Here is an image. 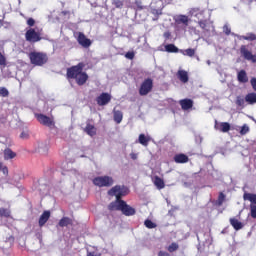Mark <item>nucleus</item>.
I'll return each mask as SVG.
<instances>
[{
  "label": "nucleus",
  "mask_w": 256,
  "mask_h": 256,
  "mask_svg": "<svg viewBox=\"0 0 256 256\" xmlns=\"http://www.w3.org/2000/svg\"><path fill=\"white\" fill-rule=\"evenodd\" d=\"M108 195L116 198L115 201L108 205L109 211H121L122 215H125V217H133V215L137 213V210L133 206L123 200V197L129 195V188H127V186L116 185L108 191Z\"/></svg>",
  "instance_id": "nucleus-1"
},
{
  "label": "nucleus",
  "mask_w": 256,
  "mask_h": 256,
  "mask_svg": "<svg viewBox=\"0 0 256 256\" xmlns=\"http://www.w3.org/2000/svg\"><path fill=\"white\" fill-rule=\"evenodd\" d=\"M85 69V63L79 62L77 65L71 66L66 70V79L68 81H75L79 87H83L87 81H89V75L87 72H83Z\"/></svg>",
  "instance_id": "nucleus-2"
},
{
  "label": "nucleus",
  "mask_w": 256,
  "mask_h": 256,
  "mask_svg": "<svg viewBox=\"0 0 256 256\" xmlns=\"http://www.w3.org/2000/svg\"><path fill=\"white\" fill-rule=\"evenodd\" d=\"M30 63L36 67H43L49 61V56L45 52L33 51L29 53Z\"/></svg>",
  "instance_id": "nucleus-3"
},
{
  "label": "nucleus",
  "mask_w": 256,
  "mask_h": 256,
  "mask_svg": "<svg viewBox=\"0 0 256 256\" xmlns=\"http://www.w3.org/2000/svg\"><path fill=\"white\" fill-rule=\"evenodd\" d=\"M96 187H113L115 180L111 176H97L92 180Z\"/></svg>",
  "instance_id": "nucleus-4"
},
{
  "label": "nucleus",
  "mask_w": 256,
  "mask_h": 256,
  "mask_svg": "<svg viewBox=\"0 0 256 256\" xmlns=\"http://www.w3.org/2000/svg\"><path fill=\"white\" fill-rule=\"evenodd\" d=\"M25 39L28 43H39L43 37L41 36V31H37L35 28H30L25 33Z\"/></svg>",
  "instance_id": "nucleus-5"
},
{
  "label": "nucleus",
  "mask_w": 256,
  "mask_h": 256,
  "mask_svg": "<svg viewBox=\"0 0 256 256\" xmlns=\"http://www.w3.org/2000/svg\"><path fill=\"white\" fill-rule=\"evenodd\" d=\"M151 91H153V79L146 78L140 85L139 95L145 97V95H149Z\"/></svg>",
  "instance_id": "nucleus-6"
},
{
  "label": "nucleus",
  "mask_w": 256,
  "mask_h": 256,
  "mask_svg": "<svg viewBox=\"0 0 256 256\" xmlns=\"http://www.w3.org/2000/svg\"><path fill=\"white\" fill-rule=\"evenodd\" d=\"M150 9H151L152 15H155L156 17L153 19V21H157V19H159V16L163 15V2L161 1L151 2Z\"/></svg>",
  "instance_id": "nucleus-7"
},
{
  "label": "nucleus",
  "mask_w": 256,
  "mask_h": 256,
  "mask_svg": "<svg viewBox=\"0 0 256 256\" xmlns=\"http://www.w3.org/2000/svg\"><path fill=\"white\" fill-rule=\"evenodd\" d=\"M35 117L38 123H40L41 125L49 127L50 129H53V127H55V120H53V118L44 114H35Z\"/></svg>",
  "instance_id": "nucleus-8"
},
{
  "label": "nucleus",
  "mask_w": 256,
  "mask_h": 256,
  "mask_svg": "<svg viewBox=\"0 0 256 256\" xmlns=\"http://www.w3.org/2000/svg\"><path fill=\"white\" fill-rule=\"evenodd\" d=\"M77 35V41L81 47H84V49H89L91 47V39L87 38L83 32L76 33Z\"/></svg>",
  "instance_id": "nucleus-9"
},
{
  "label": "nucleus",
  "mask_w": 256,
  "mask_h": 256,
  "mask_svg": "<svg viewBox=\"0 0 256 256\" xmlns=\"http://www.w3.org/2000/svg\"><path fill=\"white\" fill-rule=\"evenodd\" d=\"M110 102H111V94L107 92H103L96 98V103L97 105H99V107L108 105Z\"/></svg>",
  "instance_id": "nucleus-10"
},
{
  "label": "nucleus",
  "mask_w": 256,
  "mask_h": 256,
  "mask_svg": "<svg viewBox=\"0 0 256 256\" xmlns=\"http://www.w3.org/2000/svg\"><path fill=\"white\" fill-rule=\"evenodd\" d=\"M240 53L242 55V57H244V59H246V61H252L253 57L255 55H253V53H251V51H249V49H247L246 45H242L240 47Z\"/></svg>",
  "instance_id": "nucleus-11"
},
{
  "label": "nucleus",
  "mask_w": 256,
  "mask_h": 256,
  "mask_svg": "<svg viewBox=\"0 0 256 256\" xmlns=\"http://www.w3.org/2000/svg\"><path fill=\"white\" fill-rule=\"evenodd\" d=\"M179 105L183 111H189V109H193V101L189 98L180 100Z\"/></svg>",
  "instance_id": "nucleus-12"
},
{
  "label": "nucleus",
  "mask_w": 256,
  "mask_h": 256,
  "mask_svg": "<svg viewBox=\"0 0 256 256\" xmlns=\"http://www.w3.org/2000/svg\"><path fill=\"white\" fill-rule=\"evenodd\" d=\"M215 129H218V131H221L222 133H229L231 131V124L228 122H221L220 124H215Z\"/></svg>",
  "instance_id": "nucleus-13"
},
{
  "label": "nucleus",
  "mask_w": 256,
  "mask_h": 256,
  "mask_svg": "<svg viewBox=\"0 0 256 256\" xmlns=\"http://www.w3.org/2000/svg\"><path fill=\"white\" fill-rule=\"evenodd\" d=\"M230 225L235 229V231H241L245 227L243 222L239 221L237 218H230L229 219Z\"/></svg>",
  "instance_id": "nucleus-14"
},
{
  "label": "nucleus",
  "mask_w": 256,
  "mask_h": 256,
  "mask_svg": "<svg viewBox=\"0 0 256 256\" xmlns=\"http://www.w3.org/2000/svg\"><path fill=\"white\" fill-rule=\"evenodd\" d=\"M84 133H86L90 137H95V135H97V128L95 127V125L87 123L86 127L84 128Z\"/></svg>",
  "instance_id": "nucleus-15"
},
{
  "label": "nucleus",
  "mask_w": 256,
  "mask_h": 256,
  "mask_svg": "<svg viewBox=\"0 0 256 256\" xmlns=\"http://www.w3.org/2000/svg\"><path fill=\"white\" fill-rule=\"evenodd\" d=\"M50 217H51V212L47 211V210L44 211L38 221L39 227H43L45 225V223H47V221H49Z\"/></svg>",
  "instance_id": "nucleus-16"
},
{
  "label": "nucleus",
  "mask_w": 256,
  "mask_h": 256,
  "mask_svg": "<svg viewBox=\"0 0 256 256\" xmlns=\"http://www.w3.org/2000/svg\"><path fill=\"white\" fill-rule=\"evenodd\" d=\"M174 161L175 163H189V156H187L186 154L180 153V154H176L174 156Z\"/></svg>",
  "instance_id": "nucleus-17"
},
{
  "label": "nucleus",
  "mask_w": 256,
  "mask_h": 256,
  "mask_svg": "<svg viewBox=\"0 0 256 256\" xmlns=\"http://www.w3.org/2000/svg\"><path fill=\"white\" fill-rule=\"evenodd\" d=\"M175 23H177V25H185L187 27V25H189V16L178 15L175 18Z\"/></svg>",
  "instance_id": "nucleus-18"
},
{
  "label": "nucleus",
  "mask_w": 256,
  "mask_h": 256,
  "mask_svg": "<svg viewBox=\"0 0 256 256\" xmlns=\"http://www.w3.org/2000/svg\"><path fill=\"white\" fill-rule=\"evenodd\" d=\"M198 25L203 31L207 32L211 31V27H213V24L208 20H200L198 21Z\"/></svg>",
  "instance_id": "nucleus-19"
},
{
  "label": "nucleus",
  "mask_w": 256,
  "mask_h": 256,
  "mask_svg": "<svg viewBox=\"0 0 256 256\" xmlns=\"http://www.w3.org/2000/svg\"><path fill=\"white\" fill-rule=\"evenodd\" d=\"M237 80L239 83H249V77L245 70H240L237 74Z\"/></svg>",
  "instance_id": "nucleus-20"
},
{
  "label": "nucleus",
  "mask_w": 256,
  "mask_h": 256,
  "mask_svg": "<svg viewBox=\"0 0 256 256\" xmlns=\"http://www.w3.org/2000/svg\"><path fill=\"white\" fill-rule=\"evenodd\" d=\"M177 77L182 83H187L189 81V74L185 70H179L177 72Z\"/></svg>",
  "instance_id": "nucleus-21"
},
{
  "label": "nucleus",
  "mask_w": 256,
  "mask_h": 256,
  "mask_svg": "<svg viewBox=\"0 0 256 256\" xmlns=\"http://www.w3.org/2000/svg\"><path fill=\"white\" fill-rule=\"evenodd\" d=\"M153 183L157 189H165V181L159 176H154Z\"/></svg>",
  "instance_id": "nucleus-22"
},
{
  "label": "nucleus",
  "mask_w": 256,
  "mask_h": 256,
  "mask_svg": "<svg viewBox=\"0 0 256 256\" xmlns=\"http://www.w3.org/2000/svg\"><path fill=\"white\" fill-rule=\"evenodd\" d=\"M138 141L140 145H143V147H147L149 145V142L151 141V136H145V134H140L138 137Z\"/></svg>",
  "instance_id": "nucleus-23"
},
{
  "label": "nucleus",
  "mask_w": 256,
  "mask_h": 256,
  "mask_svg": "<svg viewBox=\"0 0 256 256\" xmlns=\"http://www.w3.org/2000/svg\"><path fill=\"white\" fill-rule=\"evenodd\" d=\"M17 157V153L13 152L11 148H6L4 150V159L5 161H9V159H15Z\"/></svg>",
  "instance_id": "nucleus-24"
},
{
  "label": "nucleus",
  "mask_w": 256,
  "mask_h": 256,
  "mask_svg": "<svg viewBox=\"0 0 256 256\" xmlns=\"http://www.w3.org/2000/svg\"><path fill=\"white\" fill-rule=\"evenodd\" d=\"M245 101L248 105H255V103H256V93L255 92L248 93L245 96Z\"/></svg>",
  "instance_id": "nucleus-25"
},
{
  "label": "nucleus",
  "mask_w": 256,
  "mask_h": 256,
  "mask_svg": "<svg viewBox=\"0 0 256 256\" xmlns=\"http://www.w3.org/2000/svg\"><path fill=\"white\" fill-rule=\"evenodd\" d=\"M227 196L223 192H219L217 200L214 202V205L216 207H221L223 205V202L226 201Z\"/></svg>",
  "instance_id": "nucleus-26"
},
{
  "label": "nucleus",
  "mask_w": 256,
  "mask_h": 256,
  "mask_svg": "<svg viewBox=\"0 0 256 256\" xmlns=\"http://www.w3.org/2000/svg\"><path fill=\"white\" fill-rule=\"evenodd\" d=\"M244 201H250L253 205H256V194L253 193H244L243 195Z\"/></svg>",
  "instance_id": "nucleus-27"
},
{
  "label": "nucleus",
  "mask_w": 256,
  "mask_h": 256,
  "mask_svg": "<svg viewBox=\"0 0 256 256\" xmlns=\"http://www.w3.org/2000/svg\"><path fill=\"white\" fill-rule=\"evenodd\" d=\"M68 225H73V220L69 217H63L59 221V227H67Z\"/></svg>",
  "instance_id": "nucleus-28"
},
{
  "label": "nucleus",
  "mask_w": 256,
  "mask_h": 256,
  "mask_svg": "<svg viewBox=\"0 0 256 256\" xmlns=\"http://www.w3.org/2000/svg\"><path fill=\"white\" fill-rule=\"evenodd\" d=\"M113 113L115 123H121V121H123V112H121V110H114Z\"/></svg>",
  "instance_id": "nucleus-29"
},
{
  "label": "nucleus",
  "mask_w": 256,
  "mask_h": 256,
  "mask_svg": "<svg viewBox=\"0 0 256 256\" xmlns=\"http://www.w3.org/2000/svg\"><path fill=\"white\" fill-rule=\"evenodd\" d=\"M165 51L167 53H179V48L175 44H168L165 46Z\"/></svg>",
  "instance_id": "nucleus-30"
},
{
  "label": "nucleus",
  "mask_w": 256,
  "mask_h": 256,
  "mask_svg": "<svg viewBox=\"0 0 256 256\" xmlns=\"http://www.w3.org/2000/svg\"><path fill=\"white\" fill-rule=\"evenodd\" d=\"M240 39H243L244 41H256V34L247 33L246 35L240 36Z\"/></svg>",
  "instance_id": "nucleus-31"
},
{
  "label": "nucleus",
  "mask_w": 256,
  "mask_h": 256,
  "mask_svg": "<svg viewBox=\"0 0 256 256\" xmlns=\"http://www.w3.org/2000/svg\"><path fill=\"white\" fill-rule=\"evenodd\" d=\"M191 17H201L203 15V11H201V9L199 8H192L189 11Z\"/></svg>",
  "instance_id": "nucleus-32"
},
{
  "label": "nucleus",
  "mask_w": 256,
  "mask_h": 256,
  "mask_svg": "<svg viewBox=\"0 0 256 256\" xmlns=\"http://www.w3.org/2000/svg\"><path fill=\"white\" fill-rule=\"evenodd\" d=\"M0 217H5L6 219H9V217H11V210L7 208H0Z\"/></svg>",
  "instance_id": "nucleus-33"
},
{
  "label": "nucleus",
  "mask_w": 256,
  "mask_h": 256,
  "mask_svg": "<svg viewBox=\"0 0 256 256\" xmlns=\"http://www.w3.org/2000/svg\"><path fill=\"white\" fill-rule=\"evenodd\" d=\"M179 250V244H177L176 242L171 243L168 247H167V251L169 253H175V251Z\"/></svg>",
  "instance_id": "nucleus-34"
},
{
  "label": "nucleus",
  "mask_w": 256,
  "mask_h": 256,
  "mask_svg": "<svg viewBox=\"0 0 256 256\" xmlns=\"http://www.w3.org/2000/svg\"><path fill=\"white\" fill-rule=\"evenodd\" d=\"M144 225L147 229H155V227H157V224L149 219L145 220Z\"/></svg>",
  "instance_id": "nucleus-35"
},
{
  "label": "nucleus",
  "mask_w": 256,
  "mask_h": 256,
  "mask_svg": "<svg viewBox=\"0 0 256 256\" xmlns=\"http://www.w3.org/2000/svg\"><path fill=\"white\" fill-rule=\"evenodd\" d=\"M236 105L238 107H245V99L241 96L236 97Z\"/></svg>",
  "instance_id": "nucleus-36"
},
{
  "label": "nucleus",
  "mask_w": 256,
  "mask_h": 256,
  "mask_svg": "<svg viewBox=\"0 0 256 256\" xmlns=\"http://www.w3.org/2000/svg\"><path fill=\"white\" fill-rule=\"evenodd\" d=\"M250 131V128H249V125L247 124H244L243 126H241L240 128V135H247V133H249Z\"/></svg>",
  "instance_id": "nucleus-37"
},
{
  "label": "nucleus",
  "mask_w": 256,
  "mask_h": 256,
  "mask_svg": "<svg viewBox=\"0 0 256 256\" xmlns=\"http://www.w3.org/2000/svg\"><path fill=\"white\" fill-rule=\"evenodd\" d=\"M183 55H187V57H195V49L188 48L184 51Z\"/></svg>",
  "instance_id": "nucleus-38"
},
{
  "label": "nucleus",
  "mask_w": 256,
  "mask_h": 256,
  "mask_svg": "<svg viewBox=\"0 0 256 256\" xmlns=\"http://www.w3.org/2000/svg\"><path fill=\"white\" fill-rule=\"evenodd\" d=\"M250 215L252 219H256V205L250 204Z\"/></svg>",
  "instance_id": "nucleus-39"
},
{
  "label": "nucleus",
  "mask_w": 256,
  "mask_h": 256,
  "mask_svg": "<svg viewBox=\"0 0 256 256\" xmlns=\"http://www.w3.org/2000/svg\"><path fill=\"white\" fill-rule=\"evenodd\" d=\"M7 65V58L0 52V66L5 67Z\"/></svg>",
  "instance_id": "nucleus-40"
},
{
  "label": "nucleus",
  "mask_w": 256,
  "mask_h": 256,
  "mask_svg": "<svg viewBox=\"0 0 256 256\" xmlns=\"http://www.w3.org/2000/svg\"><path fill=\"white\" fill-rule=\"evenodd\" d=\"M9 95V90L5 87H0V97H7Z\"/></svg>",
  "instance_id": "nucleus-41"
},
{
  "label": "nucleus",
  "mask_w": 256,
  "mask_h": 256,
  "mask_svg": "<svg viewBox=\"0 0 256 256\" xmlns=\"http://www.w3.org/2000/svg\"><path fill=\"white\" fill-rule=\"evenodd\" d=\"M126 59H130V61H133L135 59V52L134 51H129L125 54Z\"/></svg>",
  "instance_id": "nucleus-42"
},
{
  "label": "nucleus",
  "mask_w": 256,
  "mask_h": 256,
  "mask_svg": "<svg viewBox=\"0 0 256 256\" xmlns=\"http://www.w3.org/2000/svg\"><path fill=\"white\" fill-rule=\"evenodd\" d=\"M135 5L139 11H142V9H145L141 1H135Z\"/></svg>",
  "instance_id": "nucleus-43"
},
{
  "label": "nucleus",
  "mask_w": 256,
  "mask_h": 256,
  "mask_svg": "<svg viewBox=\"0 0 256 256\" xmlns=\"http://www.w3.org/2000/svg\"><path fill=\"white\" fill-rule=\"evenodd\" d=\"M223 31H224L225 35H231V28H229V26L224 25Z\"/></svg>",
  "instance_id": "nucleus-44"
},
{
  "label": "nucleus",
  "mask_w": 256,
  "mask_h": 256,
  "mask_svg": "<svg viewBox=\"0 0 256 256\" xmlns=\"http://www.w3.org/2000/svg\"><path fill=\"white\" fill-rule=\"evenodd\" d=\"M27 25H28L29 27H34V26H35V19H33V18H28V20H27Z\"/></svg>",
  "instance_id": "nucleus-45"
},
{
  "label": "nucleus",
  "mask_w": 256,
  "mask_h": 256,
  "mask_svg": "<svg viewBox=\"0 0 256 256\" xmlns=\"http://www.w3.org/2000/svg\"><path fill=\"white\" fill-rule=\"evenodd\" d=\"M250 83L252 85V89L256 91V78H251Z\"/></svg>",
  "instance_id": "nucleus-46"
},
{
  "label": "nucleus",
  "mask_w": 256,
  "mask_h": 256,
  "mask_svg": "<svg viewBox=\"0 0 256 256\" xmlns=\"http://www.w3.org/2000/svg\"><path fill=\"white\" fill-rule=\"evenodd\" d=\"M20 138H21V139H29V133L23 131V132L20 134Z\"/></svg>",
  "instance_id": "nucleus-47"
},
{
  "label": "nucleus",
  "mask_w": 256,
  "mask_h": 256,
  "mask_svg": "<svg viewBox=\"0 0 256 256\" xmlns=\"http://www.w3.org/2000/svg\"><path fill=\"white\" fill-rule=\"evenodd\" d=\"M4 175H9V168L7 166H2V169H0Z\"/></svg>",
  "instance_id": "nucleus-48"
},
{
  "label": "nucleus",
  "mask_w": 256,
  "mask_h": 256,
  "mask_svg": "<svg viewBox=\"0 0 256 256\" xmlns=\"http://www.w3.org/2000/svg\"><path fill=\"white\" fill-rule=\"evenodd\" d=\"M158 256H171V254H169V252L166 251H159Z\"/></svg>",
  "instance_id": "nucleus-49"
},
{
  "label": "nucleus",
  "mask_w": 256,
  "mask_h": 256,
  "mask_svg": "<svg viewBox=\"0 0 256 256\" xmlns=\"http://www.w3.org/2000/svg\"><path fill=\"white\" fill-rule=\"evenodd\" d=\"M163 37L165 39H171V32H169V31L164 32Z\"/></svg>",
  "instance_id": "nucleus-50"
},
{
  "label": "nucleus",
  "mask_w": 256,
  "mask_h": 256,
  "mask_svg": "<svg viewBox=\"0 0 256 256\" xmlns=\"http://www.w3.org/2000/svg\"><path fill=\"white\" fill-rule=\"evenodd\" d=\"M114 5H116V7H123V2L120 0H115Z\"/></svg>",
  "instance_id": "nucleus-51"
},
{
  "label": "nucleus",
  "mask_w": 256,
  "mask_h": 256,
  "mask_svg": "<svg viewBox=\"0 0 256 256\" xmlns=\"http://www.w3.org/2000/svg\"><path fill=\"white\" fill-rule=\"evenodd\" d=\"M7 121V117L0 115V123H5Z\"/></svg>",
  "instance_id": "nucleus-52"
},
{
  "label": "nucleus",
  "mask_w": 256,
  "mask_h": 256,
  "mask_svg": "<svg viewBox=\"0 0 256 256\" xmlns=\"http://www.w3.org/2000/svg\"><path fill=\"white\" fill-rule=\"evenodd\" d=\"M87 256H101V254H95V252H88Z\"/></svg>",
  "instance_id": "nucleus-53"
},
{
  "label": "nucleus",
  "mask_w": 256,
  "mask_h": 256,
  "mask_svg": "<svg viewBox=\"0 0 256 256\" xmlns=\"http://www.w3.org/2000/svg\"><path fill=\"white\" fill-rule=\"evenodd\" d=\"M130 157H131V159H133V161H135L137 159V154L131 153Z\"/></svg>",
  "instance_id": "nucleus-54"
},
{
  "label": "nucleus",
  "mask_w": 256,
  "mask_h": 256,
  "mask_svg": "<svg viewBox=\"0 0 256 256\" xmlns=\"http://www.w3.org/2000/svg\"><path fill=\"white\" fill-rule=\"evenodd\" d=\"M251 62H252V63H256V55L253 56Z\"/></svg>",
  "instance_id": "nucleus-55"
},
{
  "label": "nucleus",
  "mask_w": 256,
  "mask_h": 256,
  "mask_svg": "<svg viewBox=\"0 0 256 256\" xmlns=\"http://www.w3.org/2000/svg\"><path fill=\"white\" fill-rule=\"evenodd\" d=\"M3 169V162H0V170Z\"/></svg>",
  "instance_id": "nucleus-56"
}]
</instances>
